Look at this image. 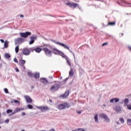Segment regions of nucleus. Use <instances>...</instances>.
I'll return each mask as SVG.
<instances>
[{"instance_id": "44", "label": "nucleus", "mask_w": 131, "mask_h": 131, "mask_svg": "<svg viewBox=\"0 0 131 131\" xmlns=\"http://www.w3.org/2000/svg\"><path fill=\"white\" fill-rule=\"evenodd\" d=\"M77 113H78V114H81V113L82 112V111H76Z\"/></svg>"}, {"instance_id": "20", "label": "nucleus", "mask_w": 131, "mask_h": 131, "mask_svg": "<svg viewBox=\"0 0 131 131\" xmlns=\"http://www.w3.org/2000/svg\"><path fill=\"white\" fill-rule=\"evenodd\" d=\"M33 76L35 77V78H39V73H34Z\"/></svg>"}, {"instance_id": "5", "label": "nucleus", "mask_w": 131, "mask_h": 131, "mask_svg": "<svg viewBox=\"0 0 131 131\" xmlns=\"http://www.w3.org/2000/svg\"><path fill=\"white\" fill-rule=\"evenodd\" d=\"M53 41H54V42H55L56 45H58V46H60V47H63L64 49H67V50H70L69 46H67L66 45L63 43H61L60 42H56V41H54V40H53ZM70 53H72V54H73L74 56V59H75V54H74V53L72 52V51H71V50H70Z\"/></svg>"}, {"instance_id": "46", "label": "nucleus", "mask_w": 131, "mask_h": 131, "mask_svg": "<svg viewBox=\"0 0 131 131\" xmlns=\"http://www.w3.org/2000/svg\"><path fill=\"white\" fill-rule=\"evenodd\" d=\"M14 62H15V63H18V60L17 59V58H15L14 59Z\"/></svg>"}, {"instance_id": "32", "label": "nucleus", "mask_w": 131, "mask_h": 131, "mask_svg": "<svg viewBox=\"0 0 131 131\" xmlns=\"http://www.w3.org/2000/svg\"><path fill=\"white\" fill-rule=\"evenodd\" d=\"M28 76H29V77H32V76H33L32 73H31L30 72H28Z\"/></svg>"}, {"instance_id": "45", "label": "nucleus", "mask_w": 131, "mask_h": 131, "mask_svg": "<svg viewBox=\"0 0 131 131\" xmlns=\"http://www.w3.org/2000/svg\"><path fill=\"white\" fill-rule=\"evenodd\" d=\"M5 123H9V122H10V120H9V119H6V120L5 121Z\"/></svg>"}, {"instance_id": "47", "label": "nucleus", "mask_w": 131, "mask_h": 131, "mask_svg": "<svg viewBox=\"0 0 131 131\" xmlns=\"http://www.w3.org/2000/svg\"><path fill=\"white\" fill-rule=\"evenodd\" d=\"M21 115L22 116H25V115H26V113H25V112H22Z\"/></svg>"}, {"instance_id": "41", "label": "nucleus", "mask_w": 131, "mask_h": 131, "mask_svg": "<svg viewBox=\"0 0 131 131\" xmlns=\"http://www.w3.org/2000/svg\"><path fill=\"white\" fill-rule=\"evenodd\" d=\"M3 64L4 65H6L7 64L6 63V62H3L2 63L0 64V67L2 68V67L3 66Z\"/></svg>"}, {"instance_id": "55", "label": "nucleus", "mask_w": 131, "mask_h": 131, "mask_svg": "<svg viewBox=\"0 0 131 131\" xmlns=\"http://www.w3.org/2000/svg\"><path fill=\"white\" fill-rule=\"evenodd\" d=\"M31 88H32V89H34V87L33 86H31Z\"/></svg>"}, {"instance_id": "6", "label": "nucleus", "mask_w": 131, "mask_h": 131, "mask_svg": "<svg viewBox=\"0 0 131 131\" xmlns=\"http://www.w3.org/2000/svg\"><path fill=\"white\" fill-rule=\"evenodd\" d=\"M15 45L17 46V45H21L23 43V42H25V39L24 38L18 37L14 39Z\"/></svg>"}, {"instance_id": "19", "label": "nucleus", "mask_w": 131, "mask_h": 131, "mask_svg": "<svg viewBox=\"0 0 131 131\" xmlns=\"http://www.w3.org/2000/svg\"><path fill=\"white\" fill-rule=\"evenodd\" d=\"M35 51L36 53H40L41 52V48L37 47L35 49Z\"/></svg>"}, {"instance_id": "40", "label": "nucleus", "mask_w": 131, "mask_h": 131, "mask_svg": "<svg viewBox=\"0 0 131 131\" xmlns=\"http://www.w3.org/2000/svg\"><path fill=\"white\" fill-rule=\"evenodd\" d=\"M67 80H68V78H66V79L63 80V84H66V81H67Z\"/></svg>"}, {"instance_id": "29", "label": "nucleus", "mask_w": 131, "mask_h": 131, "mask_svg": "<svg viewBox=\"0 0 131 131\" xmlns=\"http://www.w3.org/2000/svg\"><path fill=\"white\" fill-rule=\"evenodd\" d=\"M14 103L15 104H18V105H20V101L17 100H13Z\"/></svg>"}, {"instance_id": "17", "label": "nucleus", "mask_w": 131, "mask_h": 131, "mask_svg": "<svg viewBox=\"0 0 131 131\" xmlns=\"http://www.w3.org/2000/svg\"><path fill=\"white\" fill-rule=\"evenodd\" d=\"M25 62H26L25 60L23 59H21L19 61V63L20 65L23 66V67H24V69L25 68V67L24 66V64H25Z\"/></svg>"}, {"instance_id": "2", "label": "nucleus", "mask_w": 131, "mask_h": 131, "mask_svg": "<svg viewBox=\"0 0 131 131\" xmlns=\"http://www.w3.org/2000/svg\"><path fill=\"white\" fill-rule=\"evenodd\" d=\"M61 82L59 83H55L54 84L51 86L50 91L51 92H57L61 88Z\"/></svg>"}, {"instance_id": "24", "label": "nucleus", "mask_w": 131, "mask_h": 131, "mask_svg": "<svg viewBox=\"0 0 131 131\" xmlns=\"http://www.w3.org/2000/svg\"><path fill=\"white\" fill-rule=\"evenodd\" d=\"M116 112H120L121 111V108L120 107H116Z\"/></svg>"}, {"instance_id": "60", "label": "nucleus", "mask_w": 131, "mask_h": 131, "mask_svg": "<svg viewBox=\"0 0 131 131\" xmlns=\"http://www.w3.org/2000/svg\"><path fill=\"white\" fill-rule=\"evenodd\" d=\"M117 123V124H118V122Z\"/></svg>"}, {"instance_id": "51", "label": "nucleus", "mask_w": 131, "mask_h": 131, "mask_svg": "<svg viewBox=\"0 0 131 131\" xmlns=\"http://www.w3.org/2000/svg\"><path fill=\"white\" fill-rule=\"evenodd\" d=\"M15 71L16 72H19V69H18V68L15 69Z\"/></svg>"}, {"instance_id": "49", "label": "nucleus", "mask_w": 131, "mask_h": 131, "mask_svg": "<svg viewBox=\"0 0 131 131\" xmlns=\"http://www.w3.org/2000/svg\"><path fill=\"white\" fill-rule=\"evenodd\" d=\"M19 17H20V18H24V15L21 14V15H19Z\"/></svg>"}, {"instance_id": "9", "label": "nucleus", "mask_w": 131, "mask_h": 131, "mask_svg": "<svg viewBox=\"0 0 131 131\" xmlns=\"http://www.w3.org/2000/svg\"><path fill=\"white\" fill-rule=\"evenodd\" d=\"M66 5L67 6H68V7H70V8H73V9H75L77 7H78L79 9H80L78 4L76 3H71L69 2L66 3Z\"/></svg>"}, {"instance_id": "42", "label": "nucleus", "mask_w": 131, "mask_h": 131, "mask_svg": "<svg viewBox=\"0 0 131 131\" xmlns=\"http://www.w3.org/2000/svg\"><path fill=\"white\" fill-rule=\"evenodd\" d=\"M114 101H115V98H113V99H111L110 103H113V102H114Z\"/></svg>"}, {"instance_id": "3", "label": "nucleus", "mask_w": 131, "mask_h": 131, "mask_svg": "<svg viewBox=\"0 0 131 131\" xmlns=\"http://www.w3.org/2000/svg\"><path fill=\"white\" fill-rule=\"evenodd\" d=\"M66 108H70V104L67 102L61 103L57 106V109L59 110H64Z\"/></svg>"}, {"instance_id": "43", "label": "nucleus", "mask_w": 131, "mask_h": 131, "mask_svg": "<svg viewBox=\"0 0 131 131\" xmlns=\"http://www.w3.org/2000/svg\"><path fill=\"white\" fill-rule=\"evenodd\" d=\"M107 45H108V42H105L102 43V47H105V46H107Z\"/></svg>"}, {"instance_id": "38", "label": "nucleus", "mask_w": 131, "mask_h": 131, "mask_svg": "<svg viewBox=\"0 0 131 131\" xmlns=\"http://www.w3.org/2000/svg\"><path fill=\"white\" fill-rule=\"evenodd\" d=\"M127 109H128V110H131V105L130 104H127V105H126Z\"/></svg>"}, {"instance_id": "50", "label": "nucleus", "mask_w": 131, "mask_h": 131, "mask_svg": "<svg viewBox=\"0 0 131 131\" xmlns=\"http://www.w3.org/2000/svg\"><path fill=\"white\" fill-rule=\"evenodd\" d=\"M0 41H1V42H2V43L5 42V41H4V39H0Z\"/></svg>"}, {"instance_id": "33", "label": "nucleus", "mask_w": 131, "mask_h": 131, "mask_svg": "<svg viewBox=\"0 0 131 131\" xmlns=\"http://www.w3.org/2000/svg\"><path fill=\"white\" fill-rule=\"evenodd\" d=\"M7 113L9 114V113H12L13 112V111L12 110L8 109L6 111Z\"/></svg>"}, {"instance_id": "39", "label": "nucleus", "mask_w": 131, "mask_h": 131, "mask_svg": "<svg viewBox=\"0 0 131 131\" xmlns=\"http://www.w3.org/2000/svg\"><path fill=\"white\" fill-rule=\"evenodd\" d=\"M81 129H82V128H78L75 129L72 131H79V130H81Z\"/></svg>"}, {"instance_id": "22", "label": "nucleus", "mask_w": 131, "mask_h": 131, "mask_svg": "<svg viewBox=\"0 0 131 131\" xmlns=\"http://www.w3.org/2000/svg\"><path fill=\"white\" fill-rule=\"evenodd\" d=\"M16 111H17V112H20V111H24V107H17L16 108Z\"/></svg>"}, {"instance_id": "14", "label": "nucleus", "mask_w": 131, "mask_h": 131, "mask_svg": "<svg viewBox=\"0 0 131 131\" xmlns=\"http://www.w3.org/2000/svg\"><path fill=\"white\" fill-rule=\"evenodd\" d=\"M40 82H42V83H43L45 85L47 84V83L49 82L47 78H40Z\"/></svg>"}, {"instance_id": "35", "label": "nucleus", "mask_w": 131, "mask_h": 131, "mask_svg": "<svg viewBox=\"0 0 131 131\" xmlns=\"http://www.w3.org/2000/svg\"><path fill=\"white\" fill-rule=\"evenodd\" d=\"M30 52H34L35 51V49L34 48L32 47L29 49Z\"/></svg>"}, {"instance_id": "7", "label": "nucleus", "mask_w": 131, "mask_h": 131, "mask_svg": "<svg viewBox=\"0 0 131 131\" xmlns=\"http://www.w3.org/2000/svg\"><path fill=\"white\" fill-rule=\"evenodd\" d=\"M19 35L22 38H27L28 36L31 35V33L30 32H25L19 33Z\"/></svg>"}, {"instance_id": "37", "label": "nucleus", "mask_w": 131, "mask_h": 131, "mask_svg": "<svg viewBox=\"0 0 131 131\" xmlns=\"http://www.w3.org/2000/svg\"><path fill=\"white\" fill-rule=\"evenodd\" d=\"M4 91L6 94H9V91L8 90V89L5 88Z\"/></svg>"}, {"instance_id": "28", "label": "nucleus", "mask_w": 131, "mask_h": 131, "mask_svg": "<svg viewBox=\"0 0 131 131\" xmlns=\"http://www.w3.org/2000/svg\"><path fill=\"white\" fill-rule=\"evenodd\" d=\"M15 53H16V54L19 52V46H16L15 48Z\"/></svg>"}, {"instance_id": "8", "label": "nucleus", "mask_w": 131, "mask_h": 131, "mask_svg": "<svg viewBox=\"0 0 131 131\" xmlns=\"http://www.w3.org/2000/svg\"><path fill=\"white\" fill-rule=\"evenodd\" d=\"M99 116L100 118L104 120L105 122H106V123H109V122H110V119H109V118H108L107 115L105 114H100Z\"/></svg>"}, {"instance_id": "12", "label": "nucleus", "mask_w": 131, "mask_h": 131, "mask_svg": "<svg viewBox=\"0 0 131 131\" xmlns=\"http://www.w3.org/2000/svg\"><path fill=\"white\" fill-rule=\"evenodd\" d=\"M36 38H37V37L36 35L32 36L30 37V41L29 42V45H33V43H34L35 40H36Z\"/></svg>"}, {"instance_id": "58", "label": "nucleus", "mask_w": 131, "mask_h": 131, "mask_svg": "<svg viewBox=\"0 0 131 131\" xmlns=\"http://www.w3.org/2000/svg\"><path fill=\"white\" fill-rule=\"evenodd\" d=\"M60 79H62V77H61L60 78Z\"/></svg>"}, {"instance_id": "21", "label": "nucleus", "mask_w": 131, "mask_h": 131, "mask_svg": "<svg viewBox=\"0 0 131 131\" xmlns=\"http://www.w3.org/2000/svg\"><path fill=\"white\" fill-rule=\"evenodd\" d=\"M74 75V73H73V70H72V69H71L70 71L69 72V76H73Z\"/></svg>"}, {"instance_id": "26", "label": "nucleus", "mask_w": 131, "mask_h": 131, "mask_svg": "<svg viewBox=\"0 0 131 131\" xmlns=\"http://www.w3.org/2000/svg\"><path fill=\"white\" fill-rule=\"evenodd\" d=\"M5 57L6 59H9V58H10L11 57V56L10 55V54H8V53H6L5 54Z\"/></svg>"}, {"instance_id": "52", "label": "nucleus", "mask_w": 131, "mask_h": 131, "mask_svg": "<svg viewBox=\"0 0 131 131\" xmlns=\"http://www.w3.org/2000/svg\"><path fill=\"white\" fill-rule=\"evenodd\" d=\"M49 78L50 79H53V76H49Z\"/></svg>"}, {"instance_id": "61", "label": "nucleus", "mask_w": 131, "mask_h": 131, "mask_svg": "<svg viewBox=\"0 0 131 131\" xmlns=\"http://www.w3.org/2000/svg\"><path fill=\"white\" fill-rule=\"evenodd\" d=\"M0 60H1V55H0Z\"/></svg>"}, {"instance_id": "54", "label": "nucleus", "mask_w": 131, "mask_h": 131, "mask_svg": "<svg viewBox=\"0 0 131 131\" xmlns=\"http://www.w3.org/2000/svg\"><path fill=\"white\" fill-rule=\"evenodd\" d=\"M128 49L131 51V47H129Z\"/></svg>"}, {"instance_id": "15", "label": "nucleus", "mask_w": 131, "mask_h": 131, "mask_svg": "<svg viewBox=\"0 0 131 131\" xmlns=\"http://www.w3.org/2000/svg\"><path fill=\"white\" fill-rule=\"evenodd\" d=\"M68 96H69V91H66L64 94L61 95V97L63 99H65V98H67Z\"/></svg>"}, {"instance_id": "31", "label": "nucleus", "mask_w": 131, "mask_h": 131, "mask_svg": "<svg viewBox=\"0 0 131 131\" xmlns=\"http://www.w3.org/2000/svg\"><path fill=\"white\" fill-rule=\"evenodd\" d=\"M18 113L16 108L15 109L14 111L11 114V115H14V114H16V113Z\"/></svg>"}, {"instance_id": "4", "label": "nucleus", "mask_w": 131, "mask_h": 131, "mask_svg": "<svg viewBox=\"0 0 131 131\" xmlns=\"http://www.w3.org/2000/svg\"><path fill=\"white\" fill-rule=\"evenodd\" d=\"M54 49L55 48H53L52 49V51H51V50L49 49L48 48H44L42 49V51H43L47 57H49V58H51V57H52V54L53 53Z\"/></svg>"}, {"instance_id": "25", "label": "nucleus", "mask_w": 131, "mask_h": 131, "mask_svg": "<svg viewBox=\"0 0 131 131\" xmlns=\"http://www.w3.org/2000/svg\"><path fill=\"white\" fill-rule=\"evenodd\" d=\"M108 25H110V26H113L115 25V21L110 22L108 23Z\"/></svg>"}, {"instance_id": "48", "label": "nucleus", "mask_w": 131, "mask_h": 131, "mask_svg": "<svg viewBox=\"0 0 131 131\" xmlns=\"http://www.w3.org/2000/svg\"><path fill=\"white\" fill-rule=\"evenodd\" d=\"M119 101V98H115V102H117Z\"/></svg>"}, {"instance_id": "10", "label": "nucleus", "mask_w": 131, "mask_h": 131, "mask_svg": "<svg viewBox=\"0 0 131 131\" xmlns=\"http://www.w3.org/2000/svg\"><path fill=\"white\" fill-rule=\"evenodd\" d=\"M22 54L25 56H29L30 55V50L27 48H25L22 50Z\"/></svg>"}, {"instance_id": "13", "label": "nucleus", "mask_w": 131, "mask_h": 131, "mask_svg": "<svg viewBox=\"0 0 131 131\" xmlns=\"http://www.w3.org/2000/svg\"><path fill=\"white\" fill-rule=\"evenodd\" d=\"M25 99H26L27 103H32V100L31 99L30 97L27 95H26L25 96Z\"/></svg>"}, {"instance_id": "59", "label": "nucleus", "mask_w": 131, "mask_h": 131, "mask_svg": "<svg viewBox=\"0 0 131 131\" xmlns=\"http://www.w3.org/2000/svg\"><path fill=\"white\" fill-rule=\"evenodd\" d=\"M0 128H2V127L0 126Z\"/></svg>"}, {"instance_id": "27", "label": "nucleus", "mask_w": 131, "mask_h": 131, "mask_svg": "<svg viewBox=\"0 0 131 131\" xmlns=\"http://www.w3.org/2000/svg\"><path fill=\"white\" fill-rule=\"evenodd\" d=\"M127 124H128V125H131V119H127Z\"/></svg>"}, {"instance_id": "53", "label": "nucleus", "mask_w": 131, "mask_h": 131, "mask_svg": "<svg viewBox=\"0 0 131 131\" xmlns=\"http://www.w3.org/2000/svg\"><path fill=\"white\" fill-rule=\"evenodd\" d=\"M49 102H50V103H53V100H52V99H50Z\"/></svg>"}, {"instance_id": "1", "label": "nucleus", "mask_w": 131, "mask_h": 131, "mask_svg": "<svg viewBox=\"0 0 131 131\" xmlns=\"http://www.w3.org/2000/svg\"><path fill=\"white\" fill-rule=\"evenodd\" d=\"M53 53L55 54V55H60L62 57V58H64L67 61V63L68 64V65L71 67V63L70 62V60H69V58H68V57L65 55V54L62 52V51L57 49H54Z\"/></svg>"}, {"instance_id": "56", "label": "nucleus", "mask_w": 131, "mask_h": 131, "mask_svg": "<svg viewBox=\"0 0 131 131\" xmlns=\"http://www.w3.org/2000/svg\"><path fill=\"white\" fill-rule=\"evenodd\" d=\"M1 117H2V114H1V113H0V118H1Z\"/></svg>"}, {"instance_id": "11", "label": "nucleus", "mask_w": 131, "mask_h": 131, "mask_svg": "<svg viewBox=\"0 0 131 131\" xmlns=\"http://www.w3.org/2000/svg\"><path fill=\"white\" fill-rule=\"evenodd\" d=\"M36 108H37V109H39V110H41L42 112H45L46 111H48V110H50V108L48 106H36Z\"/></svg>"}, {"instance_id": "57", "label": "nucleus", "mask_w": 131, "mask_h": 131, "mask_svg": "<svg viewBox=\"0 0 131 131\" xmlns=\"http://www.w3.org/2000/svg\"><path fill=\"white\" fill-rule=\"evenodd\" d=\"M15 117L12 118L11 119H15Z\"/></svg>"}, {"instance_id": "23", "label": "nucleus", "mask_w": 131, "mask_h": 131, "mask_svg": "<svg viewBox=\"0 0 131 131\" xmlns=\"http://www.w3.org/2000/svg\"><path fill=\"white\" fill-rule=\"evenodd\" d=\"M9 47V45H8V41H5L4 42V48L5 49H8V47Z\"/></svg>"}, {"instance_id": "36", "label": "nucleus", "mask_w": 131, "mask_h": 131, "mask_svg": "<svg viewBox=\"0 0 131 131\" xmlns=\"http://www.w3.org/2000/svg\"><path fill=\"white\" fill-rule=\"evenodd\" d=\"M119 120L121 123H124V119H123V118H121L119 119Z\"/></svg>"}, {"instance_id": "18", "label": "nucleus", "mask_w": 131, "mask_h": 131, "mask_svg": "<svg viewBox=\"0 0 131 131\" xmlns=\"http://www.w3.org/2000/svg\"><path fill=\"white\" fill-rule=\"evenodd\" d=\"M129 102V100H128V98H126L124 100V106H126L128 105V103Z\"/></svg>"}, {"instance_id": "16", "label": "nucleus", "mask_w": 131, "mask_h": 131, "mask_svg": "<svg viewBox=\"0 0 131 131\" xmlns=\"http://www.w3.org/2000/svg\"><path fill=\"white\" fill-rule=\"evenodd\" d=\"M98 115L97 114L94 116V120L96 123H99V119L98 118Z\"/></svg>"}, {"instance_id": "34", "label": "nucleus", "mask_w": 131, "mask_h": 131, "mask_svg": "<svg viewBox=\"0 0 131 131\" xmlns=\"http://www.w3.org/2000/svg\"><path fill=\"white\" fill-rule=\"evenodd\" d=\"M27 107L28 109H32L33 108V106L31 104H28Z\"/></svg>"}, {"instance_id": "30", "label": "nucleus", "mask_w": 131, "mask_h": 131, "mask_svg": "<svg viewBox=\"0 0 131 131\" xmlns=\"http://www.w3.org/2000/svg\"><path fill=\"white\" fill-rule=\"evenodd\" d=\"M18 113L16 108L15 109L14 111L11 114V115H14V114H16V113Z\"/></svg>"}]
</instances>
